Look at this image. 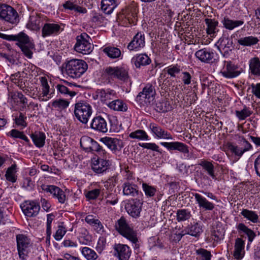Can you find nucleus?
<instances>
[{
	"label": "nucleus",
	"instance_id": "23",
	"mask_svg": "<svg viewBox=\"0 0 260 260\" xmlns=\"http://www.w3.org/2000/svg\"><path fill=\"white\" fill-rule=\"evenodd\" d=\"M214 54V52L210 49L203 48L197 51L195 53V56L203 62L210 63L212 62Z\"/></svg>",
	"mask_w": 260,
	"mask_h": 260
},
{
	"label": "nucleus",
	"instance_id": "9",
	"mask_svg": "<svg viewBox=\"0 0 260 260\" xmlns=\"http://www.w3.org/2000/svg\"><path fill=\"white\" fill-rule=\"evenodd\" d=\"M17 249L19 257L21 259H26L31 244L30 240L24 234H18L16 236Z\"/></svg>",
	"mask_w": 260,
	"mask_h": 260
},
{
	"label": "nucleus",
	"instance_id": "46",
	"mask_svg": "<svg viewBox=\"0 0 260 260\" xmlns=\"http://www.w3.org/2000/svg\"><path fill=\"white\" fill-rule=\"evenodd\" d=\"M11 13H8L5 18V20L10 23L16 24L19 22V16L17 11L11 7Z\"/></svg>",
	"mask_w": 260,
	"mask_h": 260
},
{
	"label": "nucleus",
	"instance_id": "4",
	"mask_svg": "<svg viewBox=\"0 0 260 260\" xmlns=\"http://www.w3.org/2000/svg\"><path fill=\"white\" fill-rule=\"evenodd\" d=\"M16 42V45L20 48L24 54L28 58H31L32 52L31 49L34 45L30 42L29 37L23 32L13 35L12 40Z\"/></svg>",
	"mask_w": 260,
	"mask_h": 260
},
{
	"label": "nucleus",
	"instance_id": "51",
	"mask_svg": "<svg viewBox=\"0 0 260 260\" xmlns=\"http://www.w3.org/2000/svg\"><path fill=\"white\" fill-rule=\"evenodd\" d=\"M69 105V102L65 100L58 99L52 103V106L57 110H62L66 109Z\"/></svg>",
	"mask_w": 260,
	"mask_h": 260
},
{
	"label": "nucleus",
	"instance_id": "6",
	"mask_svg": "<svg viewBox=\"0 0 260 260\" xmlns=\"http://www.w3.org/2000/svg\"><path fill=\"white\" fill-rule=\"evenodd\" d=\"M80 146L85 150L88 152H96L98 155L105 156L107 155L105 150L93 139L88 136H83L80 139Z\"/></svg>",
	"mask_w": 260,
	"mask_h": 260
},
{
	"label": "nucleus",
	"instance_id": "3",
	"mask_svg": "<svg viewBox=\"0 0 260 260\" xmlns=\"http://www.w3.org/2000/svg\"><path fill=\"white\" fill-rule=\"evenodd\" d=\"M103 75L108 79H118L125 82L129 78L128 69L125 66L107 67Z\"/></svg>",
	"mask_w": 260,
	"mask_h": 260
},
{
	"label": "nucleus",
	"instance_id": "28",
	"mask_svg": "<svg viewBox=\"0 0 260 260\" xmlns=\"http://www.w3.org/2000/svg\"><path fill=\"white\" fill-rule=\"evenodd\" d=\"M41 19L40 14L32 13L29 17V20L26 26L29 29L33 30H39L41 27Z\"/></svg>",
	"mask_w": 260,
	"mask_h": 260
},
{
	"label": "nucleus",
	"instance_id": "33",
	"mask_svg": "<svg viewBox=\"0 0 260 260\" xmlns=\"http://www.w3.org/2000/svg\"><path fill=\"white\" fill-rule=\"evenodd\" d=\"M118 5L116 0H102L101 9L107 14H110Z\"/></svg>",
	"mask_w": 260,
	"mask_h": 260
},
{
	"label": "nucleus",
	"instance_id": "39",
	"mask_svg": "<svg viewBox=\"0 0 260 260\" xmlns=\"http://www.w3.org/2000/svg\"><path fill=\"white\" fill-rule=\"evenodd\" d=\"M221 22L224 27L229 30H233L235 28L244 24L243 20H234L230 19L228 17H224Z\"/></svg>",
	"mask_w": 260,
	"mask_h": 260
},
{
	"label": "nucleus",
	"instance_id": "38",
	"mask_svg": "<svg viewBox=\"0 0 260 260\" xmlns=\"http://www.w3.org/2000/svg\"><path fill=\"white\" fill-rule=\"evenodd\" d=\"M203 169L213 179H215L216 175L215 174V168L211 161H209L206 160L202 159L199 164Z\"/></svg>",
	"mask_w": 260,
	"mask_h": 260
},
{
	"label": "nucleus",
	"instance_id": "64",
	"mask_svg": "<svg viewBox=\"0 0 260 260\" xmlns=\"http://www.w3.org/2000/svg\"><path fill=\"white\" fill-rule=\"evenodd\" d=\"M11 6L7 5H0V18L4 20L8 13H11Z\"/></svg>",
	"mask_w": 260,
	"mask_h": 260
},
{
	"label": "nucleus",
	"instance_id": "2",
	"mask_svg": "<svg viewBox=\"0 0 260 260\" xmlns=\"http://www.w3.org/2000/svg\"><path fill=\"white\" fill-rule=\"evenodd\" d=\"M115 229L120 234L135 244V247H138L137 233L129 225L123 217L117 220L115 223Z\"/></svg>",
	"mask_w": 260,
	"mask_h": 260
},
{
	"label": "nucleus",
	"instance_id": "22",
	"mask_svg": "<svg viewBox=\"0 0 260 260\" xmlns=\"http://www.w3.org/2000/svg\"><path fill=\"white\" fill-rule=\"evenodd\" d=\"M236 229L240 235L245 234L248 238L247 247L253 242L256 235L251 229L248 228L244 223H239L236 225Z\"/></svg>",
	"mask_w": 260,
	"mask_h": 260
},
{
	"label": "nucleus",
	"instance_id": "15",
	"mask_svg": "<svg viewBox=\"0 0 260 260\" xmlns=\"http://www.w3.org/2000/svg\"><path fill=\"white\" fill-rule=\"evenodd\" d=\"M145 36L141 32H138L127 45V49L130 51H138L145 46Z\"/></svg>",
	"mask_w": 260,
	"mask_h": 260
},
{
	"label": "nucleus",
	"instance_id": "35",
	"mask_svg": "<svg viewBox=\"0 0 260 260\" xmlns=\"http://www.w3.org/2000/svg\"><path fill=\"white\" fill-rule=\"evenodd\" d=\"M205 24L207 25L206 32L211 36H214L218 31L217 26L218 22L214 19L206 18L205 19Z\"/></svg>",
	"mask_w": 260,
	"mask_h": 260
},
{
	"label": "nucleus",
	"instance_id": "8",
	"mask_svg": "<svg viewBox=\"0 0 260 260\" xmlns=\"http://www.w3.org/2000/svg\"><path fill=\"white\" fill-rule=\"evenodd\" d=\"M90 37L85 33L81 34L76 37L75 50L83 54H89L93 50V46L89 42Z\"/></svg>",
	"mask_w": 260,
	"mask_h": 260
},
{
	"label": "nucleus",
	"instance_id": "11",
	"mask_svg": "<svg viewBox=\"0 0 260 260\" xmlns=\"http://www.w3.org/2000/svg\"><path fill=\"white\" fill-rule=\"evenodd\" d=\"M155 94V90L151 84H147L144 87L143 90L139 93L136 98L137 102L142 104L143 102L150 103L153 99Z\"/></svg>",
	"mask_w": 260,
	"mask_h": 260
},
{
	"label": "nucleus",
	"instance_id": "32",
	"mask_svg": "<svg viewBox=\"0 0 260 260\" xmlns=\"http://www.w3.org/2000/svg\"><path fill=\"white\" fill-rule=\"evenodd\" d=\"M122 187L124 195L136 197L139 194L138 187L135 184L126 182L123 183Z\"/></svg>",
	"mask_w": 260,
	"mask_h": 260
},
{
	"label": "nucleus",
	"instance_id": "63",
	"mask_svg": "<svg viewBox=\"0 0 260 260\" xmlns=\"http://www.w3.org/2000/svg\"><path fill=\"white\" fill-rule=\"evenodd\" d=\"M41 82L42 87V93L44 96H47L49 94V86L47 80L45 77H41Z\"/></svg>",
	"mask_w": 260,
	"mask_h": 260
},
{
	"label": "nucleus",
	"instance_id": "42",
	"mask_svg": "<svg viewBox=\"0 0 260 260\" xmlns=\"http://www.w3.org/2000/svg\"><path fill=\"white\" fill-rule=\"evenodd\" d=\"M17 172V165L16 164L12 165L8 168L5 177L6 180L8 181L14 183L17 180V176L16 173Z\"/></svg>",
	"mask_w": 260,
	"mask_h": 260
},
{
	"label": "nucleus",
	"instance_id": "30",
	"mask_svg": "<svg viewBox=\"0 0 260 260\" xmlns=\"http://www.w3.org/2000/svg\"><path fill=\"white\" fill-rule=\"evenodd\" d=\"M217 44V48L221 52L224 51V53H228L229 51L232 50L233 48V41L226 37L220 38Z\"/></svg>",
	"mask_w": 260,
	"mask_h": 260
},
{
	"label": "nucleus",
	"instance_id": "53",
	"mask_svg": "<svg viewBox=\"0 0 260 260\" xmlns=\"http://www.w3.org/2000/svg\"><path fill=\"white\" fill-rule=\"evenodd\" d=\"M196 253L198 255V260H211L212 255L210 251L200 248L196 250Z\"/></svg>",
	"mask_w": 260,
	"mask_h": 260
},
{
	"label": "nucleus",
	"instance_id": "45",
	"mask_svg": "<svg viewBox=\"0 0 260 260\" xmlns=\"http://www.w3.org/2000/svg\"><path fill=\"white\" fill-rule=\"evenodd\" d=\"M129 137L132 139H137L139 140H148L149 136L146 132L142 129H137L131 133Z\"/></svg>",
	"mask_w": 260,
	"mask_h": 260
},
{
	"label": "nucleus",
	"instance_id": "27",
	"mask_svg": "<svg viewBox=\"0 0 260 260\" xmlns=\"http://www.w3.org/2000/svg\"><path fill=\"white\" fill-rule=\"evenodd\" d=\"M192 194L194 197L200 208L206 210H212L214 208V205L209 202L205 197L197 193H192Z\"/></svg>",
	"mask_w": 260,
	"mask_h": 260
},
{
	"label": "nucleus",
	"instance_id": "47",
	"mask_svg": "<svg viewBox=\"0 0 260 260\" xmlns=\"http://www.w3.org/2000/svg\"><path fill=\"white\" fill-rule=\"evenodd\" d=\"M81 252L87 260H95L98 257L95 251L87 247H83L82 249Z\"/></svg>",
	"mask_w": 260,
	"mask_h": 260
},
{
	"label": "nucleus",
	"instance_id": "21",
	"mask_svg": "<svg viewBox=\"0 0 260 260\" xmlns=\"http://www.w3.org/2000/svg\"><path fill=\"white\" fill-rule=\"evenodd\" d=\"M98 96L101 100L102 102L107 105L110 100H113L117 98L116 92L112 89H100L96 90Z\"/></svg>",
	"mask_w": 260,
	"mask_h": 260
},
{
	"label": "nucleus",
	"instance_id": "20",
	"mask_svg": "<svg viewBox=\"0 0 260 260\" xmlns=\"http://www.w3.org/2000/svg\"><path fill=\"white\" fill-rule=\"evenodd\" d=\"M149 128L151 133L156 138L168 140L173 139L172 136L170 133L155 123H150Z\"/></svg>",
	"mask_w": 260,
	"mask_h": 260
},
{
	"label": "nucleus",
	"instance_id": "52",
	"mask_svg": "<svg viewBox=\"0 0 260 260\" xmlns=\"http://www.w3.org/2000/svg\"><path fill=\"white\" fill-rule=\"evenodd\" d=\"M226 146L231 152L238 156L239 158L241 157L245 152L242 148H240L237 145H233L231 143H228Z\"/></svg>",
	"mask_w": 260,
	"mask_h": 260
},
{
	"label": "nucleus",
	"instance_id": "10",
	"mask_svg": "<svg viewBox=\"0 0 260 260\" xmlns=\"http://www.w3.org/2000/svg\"><path fill=\"white\" fill-rule=\"evenodd\" d=\"M241 73V69L231 61H224L223 66L220 72V74L227 79L235 78Z\"/></svg>",
	"mask_w": 260,
	"mask_h": 260
},
{
	"label": "nucleus",
	"instance_id": "29",
	"mask_svg": "<svg viewBox=\"0 0 260 260\" xmlns=\"http://www.w3.org/2000/svg\"><path fill=\"white\" fill-rule=\"evenodd\" d=\"M132 62L137 68L149 64L151 59L146 54H137L132 59Z\"/></svg>",
	"mask_w": 260,
	"mask_h": 260
},
{
	"label": "nucleus",
	"instance_id": "14",
	"mask_svg": "<svg viewBox=\"0 0 260 260\" xmlns=\"http://www.w3.org/2000/svg\"><path fill=\"white\" fill-rule=\"evenodd\" d=\"M125 208L130 216L137 218L140 216L142 210V204L138 200H132L128 201Z\"/></svg>",
	"mask_w": 260,
	"mask_h": 260
},
{
	"label": "nucleus",
	"instance_id": "56",
	"mask_svg": "<svg viewBox=\"0 0 260 260\" xmlns=\"http://www.w3.org/2000/svg\"><path fill=\"white\" fill-rule=\"evenodd\" d=\"M101 191V189L95 188L86 192L85 196L87 201L94 200L98 198Z\"/></svg>",
	"mask_w": 260,
	"mask_h": 260
},
{
	"label": "nucleus",
	"instance_id": "25",
	"mask_svg": "<svg viewBox=\"0 0 260 260\" xmlns=\"http://www.w3.org/2000/svg\"><path fill=\"white\" fill-rule=\"evenodd\" d=\"M245 242L241 238H237L235 240L233 255L237 260L241 259L244 255Z\"/></svg>",
	"mask_w": 260,
	"mask_h": 260
},
{
	"label": "nucleus",
	"instance_id": "18",
	"mask_svg": "<svg viewBox=\"0 0 260 260\" xmlns=\"http://www.w3.org/2000/svg\"><path fill=\"white\" fill-rule=\"evenodd\" d=\"M115 255L119 260H128L131 254L130 248L127 245L122 244H116L114 246Z\"/></svg>",
	"mask_w": 260,
	"mask_h": 260
},
{
	"label": "nucleus",
	"instance_id": "16",
	"mask_svg": "<svg viewBox=\"0 0 260 260\" xmlns=\"http://www.w3.org/2000/svg\"><path fill=\"white\" fill-rule=\"evenodd\" d=\"M100 141L114 153L120 151L122 147L121 141L116 138L105 137Z\"/></svg>",
	"mask_w": 260,
	"mask_h": 260
},
{
	"label": "nucleus",
	"instance_id": "40",
	"mask_svg": "<svg viewBox=\"0 0 260 260\" xmlns=\"http://www.w3.org/2000/svg\"><path fill=\"white\" fill-rule=\"evenodd\" d=\"M258 41L257 38L251 36L240 38L238 43L243 46H251L257 44Z\"/></svg>",
	"mask_w": 260,
	"mask_h": 260
},
{
	"label": "nucleus",
	"instance_id": "24",
	"mask_svg": "<svg viewBox=\"0 0 260 260\" xmlns=\"http://www.w3.org/2000/svg\"><path fill=\"white\" fill-rule=\"evenodd\" d=\"M60 26L56 23H46L43 27L42 30V36L55 35L61 31Z\"/></svg>",
	"mask_w": 260,
	"mask_h": 260
},
{
	"label": "nucleus",
	"instance_id": "41",
	"mask_svg": "<svg viewBox=\"0 0 260 260\" xmlns=\"http://www.w3.org/2000/svg\"><path fill=\"white\" fill-rule=\"evenodd\" d=\"M103 52L110 58L115 59L119 57L121 54L120 50L115 47L108 46L103 49Z\"/></svg>",
	"mask_w": 260,
	"mask_h": 260
},
{
	"label": "nucleus",
	"instance_id": "17",
	"mask_svg": "<svg viewBox=\"0 0 260 260\" xmlns=\"http://www.w3.org/2000/svg\"><path fill=\"white\" fill-rule=\"evenodd\" d=\"M90 127L95 131L102 133H106L108 130L106 119L101 116H95L92 119Z\"/></svg>",
	"mask_w": 260,
	"mask_h": 260
},
{
	"label": "nucleus",
	"instance_id": "59",
	"mask_svg": "<svg viewBox=\"0 0 260 260\" xmlns=\"http://www.w3.org/2000/svg\"><path fill=\"white\" fill-rule=\"evenodd\" d=\"M57 91L61 94L69 95L73 97L76 94V92L73 91H70L69 89L64 85L58 84L56 86Z\"/></svg>",
	"mask_w": 260,
	"mask_h": 260
},
{
	"label": "nucleus",
	"instance_id": "62",
	"mask_svg": "<svg viewBox=\"0 0 260 260\" xmlns=\"http://www.w3.org/2000/svg\"><path fill=\"white\" fill-rule=\"evenodd\" d=\"M117 182V177L113 176L104 183V187L108 190H111L115 186Z\"/></svg>",
	"mask_w": 260,
	"mask_h": 260
},
{
	"label": "nucleus",
	"instance_id": "57",
	"mask_svg": "<svg viewBox=\"0 0 260 260\" xmlns=\"http://www.w3.org/2000/svg\"><path fill=\"white\" fill-rule=\"evenodd\" d=\"M11 100H14V102H15V100L17 99H19L20 103L22 104V108H24L26 107V105L27 103V99L23 95V94L21 92H16L15 93H11Z\"/></svg>",
	"mask_w": 260,
	"mask_h": 260
},
{
	"label": "nucleus",
	"instance_id": "36",
	"mask_svg": "<svg viewBox=\"0 0 260 260\" xmlns=\"http://www.w3.org/2000/svg\"><path fill=\"white\" fill-rule=\"evenodd\" d=\"M225 234V230L221 225L219 224L214 226L213 228L211 234V238L214 242H218L223 239Z\"/></svg>",
	"mask_w": 260,
	"mask_h": 260
},
{
	"label": "nucleus",
	"instance_id": "31",
	"mask_svg": "<svg viewBox=\"0 0 260 260\" xmlns=\"http://www.w3.org/2000/svg\"><path fill=\"white\" fill-rule=\"evenodd\" d=\"M249 73L256 76H260V59L257 57L251 58L249 61Z\"/></svg>",
	"mask_w": 260,
	"mask_h": 260
},
{
	"label": "nucleus",
	"instance_id": "61",
	"mask_svg": "<svg viewBox=\"0 0 260 260\" xmlns=\"http://www.w3.org/2000/svg\"><path fill=\"white\" fill-rule=\"evenodd\" d=\"M53 197L57 199L58 202L61 204L64 203L67 199L64 192L59 187H58V190H56L55 193L53 194Z\"/></svg>",
	"mask_w": 260,
	"mask_h": 260
},
{
	"label": "nucleus",
	"instance_id": "48",
	"mask_svg": "<svg viewBox=\"0 0 260 260\" xmlns=\"http://www.w3.org/2000/svg\"><path fill=\"white\" fill-rule=\"evenodd\" d=\"M172 106L169 102L164 100L157 102L156 104V110L159 112H167L171 110Z\"/></svg>",
	"mask_w": 260,
	"mask_h": 260
},
{
	"label": "nucleus",
	"instance_id": "55",
	"mask_svg": "<svg viewBox=\"0 0 260 260\" xmlns=\"http://www.w3.org/2000/svg\"><path fill=\"white\" fill-rule=\"evenodd\" d=\"M252 114V112L249 108L244 107V108L240 110H236L235 111L236 116L239 120H245L247 117H249Z\"/></svg>",
	"mask_w": 260,
	"mask_h": 260
},
{
	"label": "nucleus",
	"instance_id": "7",
	"mask_svg": "<svg viewBox=\"0 0 260 260\" xmlns=\"http://www.w3.org/2000/svg\"><path fill=\"white\" fill-rule=\"evenodd\" d=\"M138 9L135 4H131L122 9L120 12L119 18L124 21L126 26L128 24H135L137 21Z\"/></svg>",
	"mask_w": 260,
	"mask_h": 260
},
{
	"label": "nucleus",
	"instance_id": "54",
	"mask_svg": "<svg viewBox=\"0 0 260 260\" xmlns=\"http://www.w3.org/2000/svg\"><path fill=\"white\" fill-rule=\"evenodd\" d=\"M8 135L13 138H19L24 140L26 143H29V139L25 135H24L23 133L22 132L19 131L17 129H12L8 133Z\"/></svg>",
	"mask_w": 260,
	"mask_h": 260
},
{
	"label": "nucleus",
	"instance_id": "26",
	"mask_svg": "<svg viewBox=\"0 0 260 260\" xmlns=\"http://www.w3.org/2000/svg\"><path fill=\"white\" fill-rule=\"evenodd\" d=\"M185 234L198 238L203 232L202 225L199 222L188 224L184 230Z\"/></svg>",
	"mask_w": 260,
	"mask_h": 260
},
{
	"label": "nucleus",
	"instance_id": "50",
	"mask_svg": "<svg viewBox=\"0 0 260 260\" xmlns=\"http://www.w3.org/2000/svg\"><path fill=\"white\" fill-rule=\"evenodd\" d=\"M164 71L169 75L171 77L175 78L176 75L181 72L180 66L177 64L171 65L164 69Z\"/></svg>",
	"mask_w": 260,
	"mask_h": 260
},
{
	"label": "nucleus",
	"instance_id": "60",
	"mask_svg": "<svg viewBox=\"0 0 260 260\" xmlns=\"http://www.w3.org/2000/svg\"><path fill=\"white\" fill-rule=\"evenodd\" d=\"M67 233L66 229L63 225H59L58 226L57 230L53 235L54 239L56 241H60Z\"/></svg>",
	"mask_w": 260,
	"mask_h": 260
},
{
	"label": "nucleus",
	"instance_id": "19",
	"mask_svg": "<svg viewBox=\"0 0 260 260\" xmlns=\"http://www.w3.org/2000/svg\"><path fill=\"white\" fill-rule=\"evenodd\" d=\"M160 144L166 148L169 151L177 150L183 153H188L189 149L188 146L180 142H162Z\"/></svg>",
	"mask_w": 260,
	"mask_h": 260
},
{
	"label": "nucleus",
	"instance_id": "12",
	"mask_svg": "<svg viewBox=\"0 0 260 260\" xmlns=\"http://www.w3.org/2000/svg\"><path fill=\"white\" fill-rule=\"evenodd\" d=\"M20 207L25 215L29 217L37 216L40 209L39 204L34 201H25Z\"/></svg>",
	"mask_w": 260,
	"mask_h": 260
},
{
	"label": "nucleus",
	"instance_id": "43",
	"mask_svg": "<svg viewBox=\"0 0 260 260\" xmlns=\"http://www.w3.org/2000/svg\"><path fill=\"white\" fill-rule=\"evenodd\" d=\"M191 217V212L188 209H179L176 212V220L178 222L188 220Z\"/></svg>",
	"mask_w": 260,
	"mask_h": 260
},
{
	"label": "nucleus",
	"instance_id": "58",
	"mask_svg": "<svg viewBox=\"0 0 260 260\" xmlns=\"http://www.w3.org/2000/svg\"><path fill=\"white\" fill-rule=\"evenodd\" d=\"M142 188L147 197H152L154 196L156 192V189L152 186L149 185L146 183L142 184Z\"/></svg>",
	"mask_w": 260,
	"mask_h": 260
},
{
	"label": "nucleus",
	"instance_id": "13",
	"mask_svg": "<svg viewBox=\"0 0 260 260\" xmlns=\"http://www.w3.org/2000/svg\"><path fill=\"white\" fill-rule=\"evenodd\" d=\"M108 153L107 152V155L105 156H98V158L95 160L91 166L92 170L97 174L103 173L108 168L109 166V160H107L108 156Z\"/></svg>",
	"mask_w": 260,
	"mask_h": 260
},
{
	"label": "nucleus",
	"instance_id": "34",
	"mask_svg": "<svg viewBox=\"0 0 260 260\" xmlns=\"http://www.w3.org/2000/svg\"><path fill=\"white\" fill-rule=\"evenodd\" d=\"M34 144L38 148L43 147L45 143L46 136L43 132H36L30 135Z\"/></svg>",
	"mask_w": 260,
	"mask_h": 260
},
{
	"label": "nucleus",
	"instance_id": "5",
	"mask_svg": "<svg viewBox=\"0 0 260 260\" xmlns=\"http://www.w3.org/2000/svg\"><path fill=\"white\" fill-rule=\"evenodd\" d=\"M92 113L91 106L86 102H79L75 105V115L77 119L83 124L88 122Z\"/></svg>",
	"mask_w": 260,
	"mask_h": 260
},
{
	"label": "nucleus",
	"instance_id": "1",
	"mask_svg": "<svg viewBox=\"0 0 260 260\" xmlns=\"http://www.w3.org/2000/svg\"><path fill=\"white\" fill-rule=\"evenodd\" d=\"M88 65L82 59H72L66 62L65 73L72 78L80 77L87 70Z\"/></svg>",
	"mask_w": 260,
	"mask_h": 260
},
{
	"label": "nucleus",
	"instance_id": "37",
	"mask_svg": "<svg viewBox=\"0 0 260 260\" xmlns=\"http://www.w3.org/2000/svg\"><path fill=\"white\" fill-rule=\"evenodd\" d=\"M108 107L114 111L125 112L127 110L126 104L120 100H113L107 104Z\"/></svg>",
	"mask_w": 260,
	"mask_h": 260
},
{
	"label": "nucleus",
	"instance_id": "49",
	"mask_svg": "<svg viewBox=\"0 0 260 260\" xmlns=\"http://www.w3.org/2000/svg\"><path fill=\"white\" fill-rule=\"evenodd\" d=\"M26 119L27 117L25 114L20 112L18 115L15 116L14 120L15 124L18 126H21L22 128H23L27 125V123L26 121Z\"/></svg>",
	"mask_w": 260,
	"mask_h": 260
},
{
	"label": "nucleus",
	"instance_id": "44",
	"mask_svg": "<svg viewBox=\"0 0 260 260\" xmlns=\"http://www.w3.org/2000/svg\"><path fill=\"white\" fill-rule=\"evenodd\" d=\"M241 214L247 220H250L253 223H257L258 220V215L257 213L252 210L248 209H243Z\"/></svg>",
	"mask_w": 260,
	"mask_h": 260
}]
</instances>
